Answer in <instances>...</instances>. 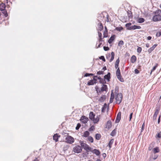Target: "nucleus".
<instances>
[{
    "label": "nucleus",
    "instance_id": "nucleus-1",
    "mask_svg": "<svg viewBox=\"0 0 161 161\" xmlns=\"http://www.w3.org/2000/svg\"><path fill=\"white\" fill-rule=\"evenodd\" d=\"M115 94L116 95L115 97V99L116 100L117 103L119 104L121 102L122 99V94L121 93H117L115 92Z\"/></svg>",
    "mask_w": 161,
    "mask_h": 161
},
{
    "label": "nucleus",
    "instance_id": "nucleus-2",
    "mask_svg": "<svg viewBox=\"0 0 161 161\" xmlns=\"http://www.w3.org/2000/svg\"><path fill=\"white\" fill-rule=\"evenodd\" d=\"M116 75L118 79H119L121 82H123L124 80L123 78H122L119 69L118 68L116 72Z\"/></svg>",
    "mask_w": 161,
    "mask_h": 161
},
{
    "label": "nucleus",
    "instance_id": "nucleus-3",
    "mask_svg": "<svg viewBox=\"0 0 161 161\" xmlns=\"http://www.w3.org/2000/svg\"><path fill=\"white\" fill-rule=\"evenodd\" d=\"M82 149V148L81 147L77 145L73 148V151L75 153H79L81 152Z\"/></svg>",
    "mask_w": 161,
    "mask_h": 161
},
{
    "label": "nucleus",
    "instance_id": "nucleus-4",
    "mask_svg": "<svg viewBox=\"0 0 161 161\" xmlns=\"http://www.w3.org/2000/svg\"><path fill=\"white\" fill-rule=\"evenodd\" d=\"M80 145L81 146V147H83L84 149H85L87 151H91L92 148L86 143H83V142H81L80 143Z\"/></svg>",
    "mask_w": 161,
    "mask_h": 161
},
{
    "label": "nucleus",
    "instance_id": "nucleus-5",
    "mask_svg": "<svg viewBox=\"0 0 161 161\" xmlns=\"http://www.w3.org/2000/svg\"><path fill=\"white\" fill-rule=\"evenodd\" d=\"M74 142V138L70 136H68L65 138V142L70 144H72Z\"/></svg>",
    "mask_w": 161,
    "mask_h": 161
},
{
    "label": "nucleus",
    "instance_id": "nucleus-6",
    "mask_svg": "<svg viewBox=\"0 0 161 161\" xmlns=\"http://www.w3.org/2000/svg\"><path fill=\"white\" fill-rule=\"evenodd\" d=\"M97 76H95L93 77V79L90 80L87 83V85L89 86L92 85H94V84L96 83V81L97 79H95V78H97Z\"/></svg>",
    "mask_w": 161,
    "mask_h": 161
},
{
    "label": "nucleus",
    "instance_id": "nucleus-7",
    "mask_svg": "<svg viewBox=\"0 0 161 161\" xmlns=\"http://www.w3.org/2000/svg\"><path fill=\"white\" fill-rule=\"evenodd\" d=\"M153 20L154 21H157L161 20V15H155L153 18Z\"/></svg>",
    "mask_w": 161,
    "mask_h": 161
},
{
    "label": "nucleus",
    "instance_id": "nucleus-8",
    "mask_svg": "<svg viewBox=\"0 0 161 161\" xmlns=\"http://www.w3.org/2000/svg\"><path fill=\"white\" fill-rule=\"evenodd\" d=\"M80 120L83 123L85 124L87 122L88 120V119L87 117H86V116H82L81 117Z\"/></svg>",
    "mask_w": 161,
    "mask_h": 161
},
{
    "label": "nucleus",
    "instance_id": "nucleus-9",
    "mask_svg": "<svg viewBox=\"0 0 161 161\" xmlns=\"http://www.w3.org/2000/svg\"><path fill=\"white\" fill-rule=\"evenodd\" d=\"M121 118V112H119L115 120V123H118L120 121Z\"/></svg>",
    "mask_w": 161,
    "mask_h": 161
},
{
    "label": "nucleus",
    "instance_id": "nucleus-10",
    "mask_svg": "<svg viewBox=\"0 0 161 161\" xmlns=\"http://www.w3.org/2000/svg\"><path fill=\"white\" fill-rule=\"evenodd\" d=\"M159 113V110L157 109H156L155 113L153 117V120H155L156 119L157 115Z\"/></svg>",
    "mask_w": 161,
    "mask_h": 161
},
{
    "label": "nucleus",
    "instance_id": "nucleus-11",
    "mask_svg": "<svg viewBox=\"0 0 161 161\" xmlns=\"http://www.w3.org/2000/svg\"><path fill=\"white\" fill-rule=\"evenodd\" d=\"M60 137V135H58V134H56L54 135L53 137V139L55 142H57L58 141V139Z\"/></svg>",
    "mask_w": 161,
    "mask_h": 161
},
{
    "label": "nucleus",
    "instance_id": "nucleus-12",
    "mask_svg": "<svg viewBox=\"0 0 161 161\" xmlns=\"http://www.w3.org/2000/svg\"><path fill=\"white\" fill-rule=\"evenodd\" d=\"M104 80L106 79L108 81H109L110 79V73L109 72H108L107 75L104 76Z\"/></svg>",
    "mask_w": 161,
    "mask_h": 161
},
{
    "label": "nucleus",
    "instance_id": "nucleus-13",
    "mask_svg": "<svg viewBox=\"0 0 161 161\" xmlns=\"http://www.w3.org/2000/svg\"><path fill=\"white\" fill-rule=\"evenodd\" d=\"M95 114H94L92 112H91L89 114V119L92 120L94 119V118L95 117Z\"/></svg>",
    "mask_w": 161,
    "mask_h": 161
},
{
    "label": "nucleus",
    "instance_id": "nucleus-14",
    "mask_svg": "<svg viewBox=\"0 0 161 161\" xmlns=\"http://www.w3.org/2000/svg\"><path fill=\"white\" fill-rule=\"evenodd\" d=\"M112 126V122L111 120H108L106 124V128L108 129L110 128Z\"/></svg>",
    "mask_w": 161,
    "mask_h": 161
},
{
    "label": "nucleus",
    "instance_id": "nucleus-15",
    "mask_svg": "<svg viewBox=\"0 0 161 161\" xmlns=\"http://www.w3.org/2000/svg\"><path fill=\"white\" fill-rule=\"evenodd\" d=\"M92 152L96 154L97 156H99L100 154L99 151L97 149H94L92 151Z\"/></svg>",
    "mask_w": 161,
    "mask_h": 161
},
{
    "label": "nucleus",
    "instance_id": "nucleus-16",
    "mask_svg": "<svg viewBox=\"0 0 161 161\" xmlns=\"http://www.w3.org/2000/svg\"><path fill=\"white\" fill-rule=\"evenodd\" d=\"M157 46V44L154 45L152 47H150L148 50V52L150 53Z\"/></svg>",
    "mask_w": 161,
    "mask_h": 161
},
{
    "label": "nucleus",
    "instance_id": "nucleus-17",
    "mask_svg": "<svg viewBox=\"0 0 161 161\" xmlns=\"http://www.w3.org/2000/svg\"><path fill=\"white\" fill-rule=\"evenodd\" d=\"M115 35H114L112 36L109 38V39L108 40V42L109 44H111L112 43V42L115 39Z\"/></svg>",
    "mask_w": 161,
    "mask_h": 161
},
{
    "label": "nucleus",
    "instance_id": "nucleus-18",
    "mask_svg": "<svg viewBox=\"0 0 161 161\" xmlns=\"http://www.w3.org/2000/svg\"><path fill=\"white\" fill-rule=\"evenodd\" d=\"M128 17L129 19L132 18L133 17L131 11L130 10H128L127 12Z\"/></svg>",
    "mask_w": 161,
    "mask_h": 161
},
{
    "label": "nucleus",
    "instance_id": "nucleus-19",
    "mask_svg": "<svg viewBox=\"0 0 161 161\" xmlns=\"http://www.w3.org/2000/svg\"><path fill=\"white\" fill-rule=\"evenodd\" d=\"M131 23H129L126 24L125 26L127 30H131V29L130 28L131 27Z\"/></svg>",
    "mask_w": 161,
    "mask_h": 161
},
{
    "label": "nucleus",
    "instance_id": "nucleus-20",
    "mask_svg": "<svg viewBox=\"0 0 161 161\" xmlns=\"http://www.w3.org/2000/svg\"><path fill=\"white\" fill-rule=\"evenodd\" d=\"M5 5L4 3H2L0 4V10H4L5 9Z\"/></svg>",
    "mask_w": 161,
    "mask_h": 161
},
{
    "label": "nucleus",
    "instance_id": "nucleus-21",
    "mask_svg": "<svg viewBox=\"0 0 161 161\" xmlns=\"http://www.w3.org/2000/svg\"><path fill=\"white\" fill-rule=\"evenodd\" d=\"M130 28L131 30H134L136 29H140L141 28V27L140 26L134 25L131 26V27Z\"/></svg>",
    "mask_w": 161,
    "mask_h": 161
},
{
    "label": "nucleus",
    "instance_id": "nucleus-22",
    "mask_svg": "<svg viewBox=\"0 0 161 161\" xmlns=\"http://www.w3.org/2000/svg\"><path fill=\"white\" fill-rule=\"evenodd\" d=\"M107 89V86L105 84H103L102 87L101 88V90L102 92L106 91Z\"/></svg>",
    "mask_w": 161,
    "mask_h": 161
},
{
    "label": "nucleus",
    "instance_id": "nucleus-23",
    "mask_svg": "<svg viewBox=\"0 0 161 161\" xmlns=\"http://www.w3.org/2000/svg\"><path fill=\"white\" fill-rule=\"evenodd\" d=\"M131 63H134L136 61V57L135 55H133L131 58Z\"/></svg>",
    "mask_w": 161,
    "mask_h": 161
},
{
    "label": "nucleus",
    "instance_id": "nucleus-24",
    "mask_svg": "<svg viewBox=\"0 0 161 161\" xmlns=\"http://www.w3.org/2000/svg\"><path fill=\"white\" fill-rule=\"evenodd\" d=\"M153 153L155 154L156 153H158L159 152V148L158 147H156L153 149Z\"/></svg>",
    "mask_w": 161,
    "mask_h": 161
},
{
    "label": "nucleus",
    "instance_id": "nucleus-25",
    "mask_svg": "<svg viewBox=\"0 0 161 161\" xmlns=\"http://www.w3.org/2000/svg\"><path fill=\"white\" fill-rule=\"evenodd\" d=\"M114 98V94L112 93L111 94V97L110 99L109 102L110 103H112L113 101V100Z\"/></svg>",
    "mask_w": 161,
    "mask_h": 161
},
{
    "label": "nucleus",
    "instance_id": "nucleus-26",
    "mask_svg": "<svg viewBox=\"0 0 161 161\" xmlns=\"http://www.w3.org/2000/svg\"><path fill=\"white\" fill-rule=\"evenodd\" d=\"M107 107V104L105 103L102 108V112L104 113L105 111V109Z\"/></svg>",
    "mask_w": 161,
    "mask_h": 161
},
{
    "label": "nucleus",
    "instance_id": "nucleus-27",
    "mask_svg": "<svg viewBox=\"0 0 161 161\" xmlns=\"http://www.w3.org/2000/svg\"><path fill=\"white\" fill-rule=\"evenodd\" d=\"M104 16L102 14H100L98 17V20L100 22H101V20H103V18Z\"/></svg>",
    "mask_w": 161,
    "mask_h": 161
},
{
    "label": "nucleus",
    "instance_id": "nucleus-28",
    "mask_svg": "<svg viewBox=\"0 0 161 161\" xmlns=\"http://www.w3.org/2000/svg\"><path fill=\"white\" fill-rule=\"evenodd\" d=\"M155 15H161V10L160 9H158L155 12Z\"/></svg>",
    "mask_w": 161,
    "mask_h": 161
},
{
    "label": "nucleus",
    "instance_id": "nucleus-29",
    "mask_svg": "<svg viewBox=\"0 0 161 161\" xmlns=\"http://www.w3.org/2000/svg\"><path fill=\"white\" fill-rule=\"evenodd\" d=\"M114 142V140L113 139H111L108 143V147L109 148H111L112 147V145Z\"/></svg>",
    "mask_w": 161,
    "mask_h": 161
},
{
    "label": "nucleus",
    "instance_id": "nucleus-30",
    "mask_svg": "<svg viewBox=\"0 0 161 161\" xmlns=\"http://www.w3.org/2000/svg\"><path fill=\"white\" fill-rule=\"evenodd\" d=\"M98 25H99V26H98L99 30L100 31H102L103 30V26L102 23L101 22H100L98 24Z\"/></svg>",
    "mask_w": 161,
    "mask_h": 161
},
{
    "label": "nucleus",
    "instance_id": "nucleus-31",
    "mask_svg": "<svg viewBox=\"0 0 161 161\" xmlns=\"http://www.w3.org/2000/svg\"><path fill=\"white\" fill-rule=\"evenodd\" d=\"M145 21V19L142 18H139L138 20V22L139 23H142L143 22Z\"/></svg>",
    "mask_w": 161,
    "mask_h": 161
},
{
    "label": "nucleus",
    "instance_id": "nucleus-32",
    "mask_svg": "<svg viewBox=\"0 0 161 161\" xmlns=\"http://www.w3.org/2000/svg\"><path fill=\"white\" fill-rule=\"evenodd\" d=\"M105 99V95H103L99 99V100L100 102H102L104 101V100Z\"/></svg>",
    "mask_w": 161,
    "mask_h": 161
},
{
    "label": "nucleus",
    "instance_id": "nucleus-33",
    "mask_svg": "<svg viewBox=\"0 0 161 161\" xmlns=\"http://www.w3.org/2000/svg\"><path fill=\"white\" fill-rule=\"evenodd\" d=\"M111 59L110 60V62H112L114 59V52H111Z\"/></svg>",
    "mask_w": 161,
    "mask_h": 161
},
{
    "label": "nucleus",
    "instance_id": "nucleus-34",
    "mask_svg": "<svg viewBox=\"0 0 161 161\" xmlns=\"http://www.w3.org/2000/svg\"><path fill=\"white\" fill-rule=\"evenodd\" d=\"M89 135V132L88 131H86L84 132V133L83 135L84 137H87Z\"/></svg>",
    "mask_w": 161,
    "mask_h": 161
},
{
    "label": "nucleus",
    "instance_id": "nucleus-35",
    "mask_svg": "<svg viewBox=\"0 0 161 161\" xmlns=\"http://www.w3.org/2000/svg\"><path fill=\"white\" fill-rule=\"evenodd\" d=\"M101 137V135L99 134H97L95 135V138L97 140H99Z\"/></svg>",
    "mask_w": 161,
    "mask_h": 161
},
{
    "label": "nucleus",
    "instance_id": "nucleus-36",
    "mask_svg": "<svg viewBox=\"0 0 161 161\" xmlns=\"http://www.w3.org/2000/svg\"><path fill=\"white\" fill-rule=\"evenodd\" d=\"M116 133V130L115 129L113 130L110 133V135L114 136Z\"/></svg>",
    "mask_w": 161,
    "mask_h": 161
},
{
    "label": "nucleus",
    "instance_id": "nucleus-37",
    "mask_svg": "<svg viewBox=\"0 0 161 161\" xmlns=\"http://www.w3.org/2000/svg\"><path fill=\"white\" fill-rule=\"evenodd\" d=\"M92 120L94 123H96L99 121V118L98 117H96L95 119L94 118V119H93Z\"/></svg>",
    "mask_w": 161,
    "mask_h": 161
},
{
    "label": "nucleus",
    "instance_id": "nucleus-38",
    "mask_svg": "<svg viewBox=\"0 0 161 161\" xmlns=\"http://www.w3.org/2000/svg\"><path fill=\"white\" fill-rule=\"evenodd\" d=\"M99 82L101 84H106V81H105L104 79H101L99 80Z\"/></svg>",
    "mask_w": 161,
    "mask_h": 161
},
{
    "label": "nucleus",
    "instance_id": "nucleus-39",
    "mask_svg": "<svg viewBox=\"0 0 161 161\" xmlns=\"http://www.w3.org/2000/svg\"><path fill=\"white\" fill-rule=\"evenodd\" d=\"M158 66V64H156V65L155 66H154L153 69H152L151 70V73L152 72H153V71H154L156 69V68H157V67Z\"/></svg>",
    "mask_w": 161,
    "mask_h": 161
},
{
    "label": "nucleus",
    "instance_id": "nucleus-40",
    "mask_svg": "<svg viewBox=\"0 0 161 161\" xmlns=\"http://www.w3.org/2000/svg\"><path fill=\"white\" fill-rule=\"evenodd\" d=\"M88 141H89L90 142H93V139L91 136H89L88 137Z\"/></svg>",
    "mask_w": 161,
    "mask_h": 161
},
{
    "label": "nucleus",
    "instance_id": "nucleus-41",
    "mask_svg": "<svg viewBox=\"0 0 161 161\" xmlns=\"http://www.w3.org/2000/svg\"><path fill=\"white\" fill-rule=\"evenodd\" d=\"M123 29V28L122 27H117L116 28V30L119 31H120Z\"/></svg>",
    "mask_w": 161,
    "mask_h": 161
},
{
    "label": "nucleus",
    "instance_id": "nucleus-42",
    "mask_svg": "<svg viewBox=\"0 0 161 161\" xmlns=\"http://www.w3.org/2000/svg\"><path fill=\"white\" fill-rule=\"evenodd\" d=\"M137 51L138 53H140L142 51V48L140 47H138Z\"/></svg>",
    "mask_w": 161,
    "mask_h": 161
},
{
    "label": "nucleus",
    "instance_id": "nucleus-43",
    "mask_svg": "<svg viewBox=\"0 0 161 161\" xmlns=\"http://www.w3.org/2000/svg\"><path fill=\"white\" fill-rule=\"evenodd\" d=\"M93 75H94V74H91V73L89 74V73H86L85 74L84 76H86V77H87V76H89L90 75L92 76Z\"/></svg>",
    "mask_w": 161,
    "mask_h": 161
},
{
    "label": "nucleus",
    "instance_id": "nucleus-44",
    "mask_svg": "<svg viewBox=\"0 0 161 161\" xmlns=\"http://www.w3.org/2000/svg\"><path fill=\"white\" fill-rule=\"evenodd\" d=\"M80 126H81V125L80 124V123L77 124V126H76V127L75 128L76 130H78L79 129V128H80Z\"/></svg>",
    "mask_w": 161,
    "mask_h": 161
},
{
    "label": "nucleus",
    "instance_id": "nucleus-45",
    "mask_svg": "<svg viewBox=\"0 0 161 161\" xmlns=\"http://www.w3.org/2000/svg\"><path fill=\"white\" fill-rule=\"evenodd\" d=\"M99 58L100 59L102 60L103 61L105 62V58L103 56H102L101 57H99Z\"/></svg>",
    "mask_w": 161,
    "mask_h": 161
},
{
    "label": "nucleus",
    "instance_id": "nucleus-46",
    "mask_svg": "<svg viewBox=\"0 0 161 161\" xmlns=\"http://www.w3.org/2000/svg\"><path fill=\"white\" fill-rule=\"evenodd\" d=\"M157 136L158 138H161V131H160L157 135Z\"/></svg>",
    "mask_w": 161,
    "mask_h": 161
},
{
    "label": "nucleus",
    "instance_id": "nucleus-47",
    "mask_svg": "<svg viewBox=\"0 0 161 161\" xmlns=\"http://www.w3.org/2000/svg\"><path fill=\"white\" fill-rule=\"evenodd\" d=\"M153 147L152 144H151L148 147V150L150 151L152 149Z\"/></svg>",
    "mask_w": 161,
    "mask_h": 161
},
{
    "label": "nucleus",
    "instance_id": "nucleus-48",
    "mask_svg": "<svg viewBox=\"0 0 161 161\" xmlns=\"http://www.w3.org/2000/svg\"><path fill=\"white\" fill-rule=\"evenodd\" d=\"M103 73H104V72L103 71H99L97 72V75H101V74H103Z\"/></svg>",
    "mask_w": 161,
    "mask_h": 161
},
{
    "label": "nucleus",
    "instance_id": "nucleus-49",
    "mask_svg": "<svg viewBox=\"0 0 161 161\" xmlns=\"http://www.w3.org/2000/svg\"><path fill=\"white\" fill-rule=\"evenodd\" d=\"M104 50L105 51H107L109 49V48L108 47L104 46L103 47Z\"/></svg>",
    "mask_w": 161,
    "mask_h": 161
},
{
    "label": "nucleus",
    "instance_id": "nucleus-50",
    "mask_svg": "<svg viewBox=\"0 0 161 161\" xmlns=\"http://www.w3.org/2000/svg\"><path fill=\"white\" fill-rule=\"evenodd\" d=\"M95 129V127L94 126H92L89 129V131L93 130Z\"/></svg>",
    "mask_w": 161,
    "mask_h": 161
},
{
    "label": "nucleus",
    "instance_id": "nucleus-51",
    "mask_svg": "<svg viewBox=\"0 0 161 161\" xmlns=\"http://www.w3.org/2000/svg\"><path fill=\"white\" fill-rule=\"evenodd\" d=\"M161 35V32H157L156 34V36L157 37H159Z\"/></svg>",
    "mask_w": 161,
    "mask_h": 161
},
{
    "label": "nucleus",
    "instance_id": "nucleus-52",
    "mask_svg": "<svg viewBox=\"0 0 161 161\" xmlns=\"http://www.w3.org/2000/svg\"><path fill=\"white\" fill-rule=\"evenodd\" d=\"M158 155H157L155 154L154 155L153 157V160H155L158 157Z\"/></svg>",
    "mask_w": 161,
    "mask_h": 161
},
{
    "label": "nucleus",
    "instance_id": "nucleus-53",
    "mask_svg": "<svg viewBox=\"0 0 161 161\" xmlns=\"http://www.w3.org/2000/svg\"><path fill=\"white\" fill-rule=\"evenodd\" d=\"M133 115V113H131L130 114L129 117V121H130L132 118Z\"/></svg>",
    "mask_w": 161,
    "mask_h": 161
},
{
    "label": "nucleus",
    "instance_id": "nucleus-54",
    "mask_svg": "<svg viewBox=\"0 0 161 161\" xmlns=\"http://www.w3.org/2000/svg\"><path fill=\"white\" fill-rule=\"evenodd\" d=\"M110 57V54L109 53L106 55V58L108 59Z\"/></svg>",
    "mask_w": 161,
    "mask_h": 161
},
{
    "label": "nucleus",
    "instance_id": "nucleus-55",
    "mask_svg": "<svg viewBox=\"0 0 161 161\" xmlns=\"http://www.w3.org/2000/svg\"><path fill=\"white\" fill-rule=\"evenodd\" d=\"M134 72L135 74H137L139 73V71L137 69H136L134 70Z\"/></svg>",
    "mask_w": 161,
    "mask_h": 161
},
{
    "label": "nucleus",
    "instance_id": "nucleus-56",
    "mask_svg": "<svg viewBox=\"0 0 161 161\" xmlns=\"http://www.w3.org/2000/svg\"><path fill=\"white\" fill-rule=\"evenodd\" d=\"M123 44H124V42H123V41H120L119 43V45H123Z\"/></svg>",
    "mask_w": 161,
    "mask_h": 161
},
{
    "label": "nucleus",
    "instance_id": "nucleus-57",
    "mask_svg": "<svg viewBox=\"0 0 161 161\" xmlns=\"http://www.w3.org/2000/svg\"><path fill=\"white\" fill-rule=\"evenodd\" d=\"M144 127H145V123H144L142 124V130L144 129Z\"/></svg>",
    "mask_w": 161,
    "mask_h": 161
},
{
    "label": "nucleus",
    "instance_id": "nucleus-58",
    "mask_svg": "<svg viewBox=\"0 0 161 161\" xmlns=\"http://www.w3.org/2000/svg\"><path fill=\"white\" fill-rule=\"evenodd\" d=\"M160 122V115H159V116L158 119V124H159Z\"/></svg>",
    "mask_w": 161,
    "mask_h": 161
},
{
    "label": "nucleus",
    "instance_id": "nucleus-59",
    "mask_svg": "<svg viewBox=\"0 0 161 161\" xmlns=\"http://www.w3.org/2000/svg\"><path fill=\"white\" fill-rule=\"evenodd\" d=\"M119 58L117 59L115 64H119Z\"/></svg>",
    "mask_w": 161,
    "mask_h": 161
},
{
    "label": "nucleus",
    "instance_id": "nucleus-60",
    "mask_svg": "<svg viewBox=\"0 0 161 161\" xmlns=\"http://www.w3.org/2000/svg\"><path fill=\"white\" fill-rule=\"evenodd\" d=\"M98 36L99 37H102V34L101 32H98Z\"/></svg>",
    "mask_w": 161,
    "mask_h": 161
},
{
    "label": "nucleus",
    "instance_id": "nucleus-61",
    "mask_svg": "<svg viewBox=\"0 0 161 161\" xmlns=\"http://www.w3.org/2000/svg\"><path fill=\"white\" fill-rule=\"evenodd\" d=\"M119 64H115V69H117L118 68Z\"/></svg>",
    "mask_w": 161,
    "mask_h": 161
},
{
    "label": "nucleus",
    "instance_id": "nucleus-62",
    "mask_svg": "<svg viewBox=\"0 0 161 161\" xmlns=\"http://www.w3.org/2000/svg\"><path fill=\"white\" fill-rule=\"evenodd\" d=\"M102 155L104 158H105L106 156V154L105 153H103Z\"/></svg>",
    "mask_w": 161,
    "mask_h": 161
},
{
    "label": "nucleus",
    "instance_id": "nucleus-63",
    "mask_svg": "<svg viewBox=\"0 0 161 161\" xmlns=\"http://www.w3.org/2000/svg\"><path fill=\"white\" fill-rule=\"evenodd\" d=\"M2 11H3V14H5V15L6 16V14H7L6 11L4 10H3Z\"/></svg>",
    "mask_w": 161,
    "mask_h": 161
},
{
    "label": "nucleus",
    "instance_id": "nucleus-64",
    "mask_svg": "<svg viewBox=\"0 0 161 161\" xmlns=\"http://www.w3.org/2000/svg\"><path fill=\"white\" fill-rule=\"evenodd\" d=\"M151 39H152V37L151 36H148L147 37V39L148 40H150Z\"/></svg>",
    "mask_w": 161,
    "mask_h": 161
}]
</instances>
